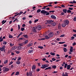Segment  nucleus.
<instances>
[{"label":"nucleus","mask_w":76,"mask_h":76,"mask_svg":"<svg viewBox=\"0 0 76 76\" xmlns=\"http://www.w3.org/2000/svg\"><path fill=\"white\" fill-rule=\"evenodd\" d=\"M42 66L40 67L41 69H45V68H46V67H47L49 66V64L47 65V64H45L44 65H42Z\"/></svg>","instance_id":"obj_1"},{"label":"nucleus","mask_w":76,"mask_h":76,"mask_svg":"<svg viewBox=\"0 0 76 76\" xmlns=\"http://www.w3.org/2000/svg\"><path fill=\"white\" fill-rule=\"evenodd\" d=\"M64 23L66 24V25H68L69 24V20H66L64 21Z\"/></svg>","instance_id":"obj_2"},{"label":"nucleus","mask_w":76,"mask_h":76,"mask_svg":"<svg viewBox=\"0 0 76 76\" xmlns=\"http://www.w3.org/2000/svg\"><path fill=\"white\" fill-rule=\"evenodd\" d=\"M36 28H37V30H41V28H42V27L41 26L39 25L37 26V27H36Z\"/></svg>","instance_id":"obj_3"},{"label":"nucleus","mask_w":76,"mask_h":76,"mask_svg":"<svg viewBox=\"0 0 76 76\" xmlns=\"http://www.w3.org/2000/svg\"><path fill=\"white\" fill-rule=\"evenodd\" d=\"M37 27H33V31L34 32H37Z\"/></svg>","instance_id":"obj_4"},{"label":"nucleus","mask_w":76,"mask_h":76,"mask_svg":"<svg viewBox=\"0 0 76 76\" xmlns=\"http://www.w3.org/2000/svg\"><path fill=\"white\" fill-rule=\"evenodd\" d=\"M53 35H54V34H53V32H50L49 34V37H52Z\"/></svg>","instance_id":"obj_5"},{"label":"nucleus","mask_w":76,"mask_h":76,"mask_svg":"<svg viewBox=\"0 0 76 76\" xmlns=\"http://www.w3.org/2000/svg\"><path fill=\"white\" fill-rule=\"evenodd\" d=\"M41 13L43 14H46V13H47V12L45 10H42L41 11Z\"/></svg>","instance_id":"obj_6"},{"label":"nucleus","mask_w":76,"mask_h":76,"mask_svg":"<svg viewBox=\"0 0 76 76\" xmlns=\"http://www.w3.org/2000/svg\"><path fill=\"white\" fill-rule=\"evenodd\" d=\"M47 22H48V24H51V22H54V21L52 20H47Z\"/></svg>","instance_id":"obj_7"},{"label":"nucleus","mask_w":76,"mask_h":76,"mask_svg":"<svg viewBox=\"0 0 76 76\" xmlns=\"http://www.w3.org/2000/svg\"><path fill=\"white\" fill-rule=\"evenodd\" d=\"M4 48H5V46L4 45L2 48H0V50H1V51H3Z\"/></svg>","instance_id":"obj_8"},{"label":"nucleus","mask_w":76,"mask_h":76,"mask_svg":"<svg viewBox=\"0 0 76 76\" xmlns=\"http://www.w3.org/2000/svg\"><path fill=\"white\" fill-rule=\"evenodd\" d=\"M51 18H52V19H56V17L53 15H51Z\"/></svg>","instance_id":"obj_9"},{"label":"nucleus","mask_w":76,"mask_h":76,"mask_svg":"<svg viewBox=\"0 0 76 76\" xmlns=\"http://www.w3.org/2000/svg\"><path fill=\"white\" fill-rule=\"evenodd\" d=\"M36 69V66L35 65H33L32 67V70H35Z\"/></svg>","instance_id":"obj_10"},{"label":"nucleus","mask_w":76,"mask_h":76,"mask_svg":"<svg viewBox=\"0 0 76 76\" xmlns=\"http://www.w3.org/2000/svg\"><path fill=\"white\" fill-rule=\"evenodd\" d=\"M71 67V66H70V65H68L67 66V70H69Z\"/></svg>","instance_id":"obj_11"},{"label":"nucleus","mask_w":76,"mask_h":76,"mask_svg":"<svg viewBox=\"0 0 76 76\" xmlns=\"http://www.w3.org/2000/svg\"><path fill=\"white\" fill-rule=\"evenodd\" d=\"M32 45H33V43H31L30 44H28L27 46V47H31V46H32Z\"/></svg>","instance_id":"obj_12"},{"label":"nucleus","mask_w":76,"mask_h":76,"mask_svg":"<svg viewBox=\"0 0 76 76\" xmlns=\"http://www.w3.org/2000/svg\"><path fill=\"white\" fill-rule=\"evenodd\" d=\"M33 52H34V50H28V53H29V54H31V53H32Z\"/></svg>","instance_id":"obj_13"},{"label":"nucleus","mask_w":76,"mask_h":76,"mask_svg":"<svg viewBox=\"0 0 76 76\" xmlns=\"http://www.w3.org/2000/svg\"><path fill=\"white\" fill-rule=\"evenodd\" d=\"M6 22H7L6 20H5V21H4V20H3L1 22V23H2V25H3V24L5 23H6Z\"/></svg>","instance_id":"obj_14"},{"label":"nucleus","mask_w":76,"mask_h":76,"mask_svg":"<svg viewBox=\"0 0 76 76\" xmlns=\"http://www.w3.org/2000/svg\"><path fill=\"white\" fill-rule=\"evenodd\" d=\"M4 70L5 72H7V71H9V69L8 68H6L4 69Z\"/></svg>","instance_id":"obj_15"},{"label":"nucleus","mask_w":76,"mask_h":76,"mask_svg":"<svg viewBox=\"0 0 76 76\" xmlns=\"http://www.w3.org/2000/svg\"><path fill=\"white\" fill-rule=\"evenodd\" d=\"M63 11L64 13H66L67 12V9H63Z\"/></svg>","instance_id":"obj_16"},{"label":"nucleus","mask_w":76,"mask_h":76,"mask_svg":"<svg viewBox=\"0 0 76 76\" xmlns=\"http://www.w3.org/2000/svg\"><path fill=\"white\" fill-rule=\"evenodd\" d=\"M65 74L62 75V76H68V74L67 72H65Z\"/></svg>","instance_id":"obj_17"},{"label":"nucleus","mask_w":76,"mask_h":76,"mask_svg":"<svg viewBox=\"0 0 76 76\" xmlns=\"http://www.w3.org/2000/svg\"><path fill=\"white\" fill-rule=\"evenodd\" d=\"M45 39H49V38H50L48 37V36H45Z\"/></svg>","instance_id":"obj_18"},{"label":"nucleus","mask_w":76,"mask_h":76,"mask_svg":"<svg viewBox=\"0 0 76 76\" xmlns=\"http://www.w3.org/2000/svg\"><path fill=\"white\" fill-rule=\"evenodd\" d=\"M17 64H20V62L19 61H18L16 62Z\"/></svg>","instance_id":"obj_19"},{"label":"nucleus","mask_w":76,"mask_h":76,"mask_svg":"<svg viewBox=\"0 0 76 76\" xmlns=\"http://www.w3.org/2000/svg\"><path fill=\"white\" fill-rule=\"evenodd\" d=\"M64 52H67V49L66 48H64Z\"/></svg>","instance_id":"obj_20"},{"label":"nucleus","mask_w":76,"mask_h":76,"mask_svg":"<svg viewBox=\"0 0 76 76\" xmlns=\"http://www.w3.org/2000/svg\"><path fill=\"white\" fill-rule=\"evenodd\" d=\"M51 69V67L50 66L49 67H48V68H45V70H48V69Z\"/></svg>","instance_id":"obj_21"},{"label":"nucleus","mask_w":76,"mask_h":76,"mask_svg":"<svg viewBox=\"0 0 76 76\" xmlns=\"http://www.w3.org/2000/svg\"><path fill=\"white\" fill-rule=\"evenodd\" d=\"M56 25V23L55 22H54L51 23V25L52 26H55Z\"/></svg>","instance_id":"obj_22"},{"label":"nucleus","mask_w":76,"mask_h":76,"mask_svg":"<svg viewBox=\"0 0 76 76\" xmlns=\"http://www.w3.org/2000/svg\"><path fill=\"white\" fill-rule=\"evenodd\" d=\"M38 48H39L40 49H43V48H44L43 47L40 46H38Z\"/></svg>","instance_id":"obj_23"},{"label":"nucleus","mask_w":76,"mask_h":76,"mask_svg":"<svg viewBox=\"0 0 76 76\" xmlns=\"http://www.w3.org/2000/svg\"><path fill=\"white\" fill-rule=\"evenodd\" d=\"M73 47H72L70 49V52H73Z\"/></svg>","instance_id":"obj_24"},{"label":"nucleus","mask_w":76,"mask_h":76,"mask_svg":"<svg viewBox=\"0 0 76 76\" xmlns=\"http://www.w3.org/2000/svg\"><path fill=\"white\" fill-rule=\"evenodd\" d=\"M32 71L30 72L29 73V76H32Z\"/></svg>","instance_id":"obj_25"},{"label":"nucleus","mask_w":76,"mask_h":76,"mask_svg":"<svg viewBox=\"0 0 76 76\" xmlns=\"http://www.w3.org/2000/svg\"><path fill=\"white\" fill-rule=\"evenodd\" d=\"M50 54H51L52 55V56H55V53H52V52H51L50 53Z\"/></svg>","instance_id":"obj_26"},{"label":"nucleus","mask_w":76,"mask_h":76,"mask_svg":"<svg viewBox=\"0 0 76 76\" xmlns=\"http://www.w3.org/2000/svg\"><path fill=\"white\" fill-rule=\"evenodd\" d=\"M39 20V19H36L35 20H34V23H36V22H37Z\"/></svg>","instance_id":"obj_27"},{"label":"nucleus","mask_w":76,"mask_h":76,"mask_svg":"<svg viewBox=\"0 0 76 76\" xmlns=\"http://www.w3.org/2000/svg\"><path fill=\"white\" fill-rule=\"evenodd\" d=\"M57 67V66L56 65H53L52 66V68L53 69H56Z\"/></svg>","instance_id":"obj_28"},{"label":"nucleus","mask_w":76,"mask_h":76,"mask_svg":"<svg viewBox=\"0 0 76 76\" xmlns=\"http://www.w3.org/2000/svg\"><path fill=\"white\" fill-rule=\"evenodd\" d=\"M23 36L24 37H25V38H28V36L27 35H24Z\"/></svg>","instance_id":"obj_29"},{"label":"nucleus","mask_w":76,"mask_h":76,"mask_svg":"<svg viewBox=\"0 0 76 76\" xmlns=\"http://www.w3.org/2000/svg\"><path fill=\"white\" fill-rule=\"evenodd\" d=\"M62 27H65L66 26V24H62Z\"/></svg>","instance_id":"obj_30"},{"label":"nucleus","mask_w":76,"mask_h":76,"mask_svg":"<svg viewBox=\"0 0 76 76\" xmlns=\"http://www.w3.org/2000/svg\"><path fill=\"white\" fill-rule=\"evenodd\" d=\"M40 9H38L37 10V13H39L40 12H41Z\"/></svg>","instance_id":"obj_31"},{"label":"nucleus","mask_w":76,"mask_h":76,"mask_svg":"<svg viewBox=\"0 0 76 76\" xmlns=\"http://www.w3.org/2000/svg\"><path fill=\"white\" fill-rule=\"evenodd\" d=\"M19 74V72H16V74H15V75L16 76H17V75H18Z\"/></svg>","instance_id":"obj_32"},{"label":"nucleus","mask_w":76,"mask_h":76,"mask_svg":"<svg viewBox=\"0 0 76 76\" xmlns=\"http://www.w3.org/2000/svg\"><path fill=\"white\" fill-rule=\"evenodd\" d=\"M9 38H12L13 36L12 35H9Z\"/></svg>","instance_id":"obj_33"},{"label":"nucleus","mask_w":76,"mask_h":76,"mask_svg":"<svg viewBox=\"0 0 76 76\" xmlns=\"http://www.w3.org/2000/svg\"><path fill=\"white\" fill-rule=\"evenodd\" d=\"M47 7V6H44L42 8V9H46V7Z\"/></svg>","instance_id":"obj_34"},{"label":"nucleus","mask_w":76,"mask_h":76,"mask_svg":"<svg viewBox=\"0 0 76 76\" xmlns=\"http://www.w3.org/2000/svg\"><path fill=\"white\" fill-rule=\"evenodd\" d=\"M20 46H21L22 47V46H23V43H19L18 44Z\"/></svg>","instance_id":"obj_35"},{"label":"nucleus","mask_w":76,"mask_h":76,"mask_svg":"<svg viewBox=\"0 0 76 76\" xmlns=\"http://www.w3.org/2000/svg\"><path fill=\"white\" fill-rule=\"evenodd\" d=\"M28 42V40H26L24 42V44H27V42Z\"/></svg>","instance_id":"obj_36"},{"label":"nucleus","mask_w":76,"mask_h":76,"mask_svg":"<svg viewBox=\"0 0 76 76\" xmlns=\"http://www.w3.org/2000/svg\"><path fill=\"white\" fill-rule=\"evenodd\" d=\"M22 13H23V12L20 11L19 13H18V14L19 15H20L21 14H22Z\"/></svg>","instance_id":"obj_37"},{"label":"nucleus","mask_w":76,"mask_h":76,"mask_svg":"<svg viewBox=\"0 0 76 76\" xmlns=\"http://www.w3.org/2000/svg\"><path fill=\"white\" fill-rule=\"evenodd\" d=\"M72 11L70 10H67V13H71Z\"/></svg>","instance_id":"obj_38"},{"label":"nucleus","mask_w":76,"mask_h":76,"mask_svg":"<svg viewBox=\"0 0 76 76\" xmlns=\"http://www.w3.org/2000/svg\"><path fill=\"white\" fill-rule=\"evenodd\" d=\"M68 65H67V64H64V68H66V67H67V66Z\"/></svg>","instance_id":"obj_39"},{"label":"nucleus","mask_w":76,"mask_h":76,"mask_svg":"<svg viewBox=\"0 0 76 76\" xmlns=\"http://www.w3.org/2000/svg\"><path fill=\"white\" fill-rule=\"evenodd\" d=\"M7 44V42H6L4 41L3 42V44H4V45H5V44Z\"/></svg>","instance_id":"obj_40"},{"label":"nucleus","mask_w":76,"mask_h":76,"mask_svg":"<svg viewBox=\"0 0 76 76\" xmlns=\"http://www.w3.org/2000/svg\"><path fill=\"white\" fill-rule=\"evenodd\" d=\"M68 9H69L70 10H73V8L71 7H69L68 8Z\"/></svg>","instance_id":"obj_41"},{"label":"nucleus","mask_w":76,"mask_h":76,"mask_svg":"<svg viewBox=\"0 0 76 76\" xmlns=\"http://www.w3.org/2000/svg\"><path fill=\"white\" fill-rule=\"evenodd\" d=\"M7 62H8V61L7 60L4 61V64H6Z\"/></svg>","instance_id":"obj_42"},{"label":"nucleus","mask_w":76,"mask_h":76,"mask_svg":"<svg viewBox=\"0 0 76 76\" xmlns=\"http://www.w3.org/2000/svg\"><path fill=\"white\" fill-rule=\"evenodd\" d=\"M21 30L22 31H23L25 30V28H21Z\"/></svg>","instance_id":"obj_43"},{"label":"nucleus","mask_w":76,"mask_h":76,"mask_svg":"<svg viewBox=\"0 0 76 76\" xmlns=\"http://www.w3.org/2000/svg\"><path fill=\"white\" fill-rule=\"evenodd\" d=\"M58 29H60L61 28V25L60 24H59L58 25Z\"/></svg>","instance_id":"obj_44"},{"label":"nucleus","mask_w":76,"mask_h":76,"mask_svg":"<svg viewBox=\"0 0 76 76\" xmlns=\"http://www.w3.org/2000/svg\"><path fill=\"white\" fill-rule=\"evenodd\" d=\"M56 34L57 35H59L60 34V32H59V31H57V32L56 33Z\"/></svg>","instance_id":"obj_45"},{"label":"nucleus","mask_w":76,"mask_h":76,"mask_svg":"<svg viewBox=\"0 0 76 76\" xmlns=\"http://www.w3.org/2000/svg\"><path fill=\"white\" fill-rule=\"evenodd\" d=\"M10 47H13L14 45V44H12L11 43L10 44Z\"/></svg>","instance_id":"obj_46"},{"label":"nucleus","mask_w":76,"mask_h":76,"mask_svg":"<svg viewBox=\"0 0 76 76\" xmlns=\"http://www.w3.org/2000/svg\"><path fill=\"white\" fill-rule=\"evenodd\" d=\"M64 36H65V35L62 34L60 36V37H64Z\"/></svg>","instance_id":"obj_47"},{"label":"nucleus","mask_w":76,"mask_h":76,"mask_svg":"<svg viewBox=\"0 0 76 76\" xmlns=\"http://www.w3.org/2000/svg\"><path fill=\"white\" fill-rule=\"evenodd\" d=\"M18 49H19V50H20L22 48V47L20 46H18Z\"/></svg>","instance_id":"obj_48"},{"label":"nucleus","mask_w":76,"mask_h":76,"mask_svg":"<svg viewBox=\"0 0 76 76\" xmlns=\"http://www.w3.org/2000/svg\"><path fill=\"white\" fill-rule=\"evenodd\" d=\"M15 53H17V54H19V53H20V52L19 51H16Z\"/></svg>","instance_id":"obj_49"},{"label":"nucleus","mask_w":76,"mask_h":76,"mask_svg":"<svg viewBox=\"0 0 76 76\" xmlns=\"http://www.w3.org/2000/svg\"><path fill=\"white\" fill-rule=\"evenodd\" d=\"M13 64V62L11 61L9 63V65L10 66V65H11V64Z\"/></svg>","instance_id":"obj_50"},{"label":"nucleus","mask_w":76,"mask_h":76,"mask_svg":"<svg viewBox=\"0 0 76 76\" xmlns=\"http://www.w3.org/2000/svg\"><path fill=\"white\" fill-rule=\"evenodd\" d=\"M39 70H40V69L39 68H38L37 69H36V71H37V72H39Z\"/></svg>","instance_id":"obj_51"},{"label":"nucleus","mask_w":76,"mask_h":76,"mask_svg":"<svg viewBox=\"0 0 76 76\" xmlns=\"http://www.w3.org/2000/svg\"><path fill=\"white\" fill-rule=\"evenodd\" d=\"M74 21H76V17H74V19H73Z\"/></svg>","instance_id":"obj_52"},{"label":"nucleus","mask_w":76,"mask_h":76,"mask_svg":"<svg viewBox=\"0 0 76 76\" xmlns=\"http://www.w3.org/2000/svg\"><path fill=\"white\" fill-rule=\"evenodd\" d=\"M57 71H53V72H52L53 73H58Z\"/></svg>","instance_id":"obj_53"},{"label":"nucleus","mask_w":76,"mask_h":76,"mask_svg":"<svg viewBox=\"0 0 76 76\" xmlns=\"http://www.w3.org/2000/svg\"><path fill=\"white\" fill-rule=\"evenodd\" d=\"M21 60V57H19L18 58V61H19Z\"/></svg>","instance_id":"obj_54"},{"label":"nucleus","mask_w":76,"mask_h":76,"mask_svg":"<svg viewBox=\"0 0 76 76\" xmlns=\"http://www.w3.org/2000/svg\"><path fill=\"white\" fill-rule=\"evenodd\" d=\"M52 60L53 61H56V59L54 58H52Z\"/></svg>","instance_id":"obj_55"},{"label":"nucleus","mask_w":76,"mask_h":76,"mask_svg":"<svg viewBox=\"0 0 76 76\" xmlns=\"http://www.w3.org/2000/svg\"><path fill=\"white\" fill-rule=\"evenodd\" d=\"M20 25H18V29H20Z\"/></svg>","instance_id":"obj_56"},{"label":"nucleus","mask_w":76,"mask_h":76,"mask_svg":"<svg viewBox=\"0 0 76 76\" xmlns=\"http://www.w3.org/2000/svg\"><path fill=\"white\" fill-rule=\"evenodd\" d=\"M66 63L65 62H64L62 64V66H64V64H65Z\"/></svg>","instance_id":"obj_57"},{"label":"nucleus","mask_w":76,"mask_h":76,"mask_svg":"<svg viewBox=\"0 0 76 76\" xmlns=\"http://www.w3.org/2000/svg\"><path fill=\"white\" fill-rule=\"evenodd\" d=\"M76 42H74L73 43H72V45L73 46H74V45H76Z\"/></svg>","instance_id":"obj_58"},{"label":"nucleus","mask_w":76,"mask_h":76,"mask_svg":"<svg viewBox=\"0 0 76 76\" xmlns=\"http://www.w3.org/2000/svg\"><path fill=\"white\" fill-rule=\"evenodd\" d=\"M55 12L54 11H49V13H51V12H52V13H54Z\"/></svg>","instance_id":"obj_59"},{"label":"nucleus","mask_w":76,"mask_h":76,"mask_svg":"<svg viewBox=\"0 0 76 76\" xmlns=\"http://www.w3.org/2000/svg\"><path fill=\"white\" fill-rule=\"evenodd\" d=\"M11 69H13V64H12L11 66Z\"/></svg>","instance_id":"obj_60"},{"label":"nucleus","mask_w":76,"mask_h":76,"mask_svg":"<svg viewBox=\"0 0 76 76\" xmlns=\"http://www.w3.org/2000/svg\"><path fill=\"white\" fill-rule=\"evenodd\" d=\"M22 19L23 20H25V19H26V18L23 17L22 18Z\"/></svg>","instance_id":"obj_61"},{"label":"nucleus","mask_w":76,"mask_h":76,"mask_svg":"<svg viewBox=\"0 0 76 76\" xmlns=\"http://www.w3.org/2000/svg\"><path fill=\"white\" fill-rule=\"evenodd\" d=\"M42 60H43V61H45V60H46V58H43L42 59Z\"/></svg>","instance_id":"obj_62"},{"label":"nucleus","mask_w":76,"mask_h":76,"mask_svg":"<svg viewBox=\"0 0 76 76\" xmlns=\"http://www.w3.org/2000/svg\"><path fill=\"white\" fill-rule=\"evenodd\" d=\"M14 74H15V72H14L12 73L11 76H13L14 75Z\"/></svg>","instance_id":"obj_63"},{"label":"nucleus","mask_w":76,"mask_h":76,"mask_svg":"<svg viewBox=\"0 0 76 76\" xmlns=\"http://www.w3.org/2000/svg\"><path fill=\"white\" fill-rule=\"evenodd\" d=\"M22 34H23V33L22 32H21L19 34H18V35L20 36V35H21Z\"/></svg>","instance_id":"obj_64"}]
</instances>
